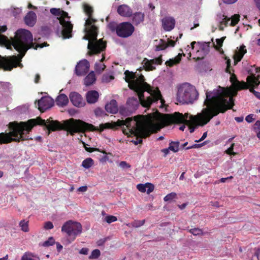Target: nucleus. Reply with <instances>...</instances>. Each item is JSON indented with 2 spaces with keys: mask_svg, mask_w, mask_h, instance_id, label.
Segmentation results:
<instances>
[{
  "mask_svg": "<svg viewBox=\"0 0 260 260\" xmlns=\"http://www.w3.org/2000/svg\"><path fill=\"white\" fill-rule=\"evenodd\" d=\"M119 27V24H117L114 22H110L108 24V28L111 31H115L117 34L118 32V27Z\"/></svg>",
  "mask_w": 260,
  "mask_h": 260,
  "instance_id": "ea45409f",
  "label": "nucleus"
},
{
  "mask_svg": "<svg viewBox=\"0 0 260 260\" xmlns=\"http://www.w3.org/2000/svg\"><path fill=\"white\" fill-rule=\"evenodd\" d=\"M61 11L62 10H61L60 9L51 8L50 9V13L53 15L57 16L58 18L59 16L61 15Z\"/></svg>",
  "mask_w": 260,
  "mask_h": 260,
  "instance_id": "a18cd8bd",
  "label": "nucleus"
},
{
  "mask_svg": "<svg viewBox=\"0 0 260 260\" xmlns=\"http://www.w3.org/2000/svg\"><path fill=\"white\" fill-rule=\"evenodd\" d=\"M102 57L100 60V62H96L94 65V70L96 73H101L106 68V66L102 62L105 59V54L102 53Z\"/></svg>",
  "mask_w": 260,
  "mask_h": 260,
  "instance_id": "bb28decb",
  "label": "nucleus"
},
{
  "mask_svg": "<svg viewBox=\"0 0 260 260\" xmlns=\"http://www.w3.org/2000/svg\"><path fill=\"white\" fill-rule=\"evenodd\" d=\"M83 9L85 13L88 16V18L86 20L85 29L87 34L90 38L89 41L87 48L89 49L88 54L91 56L98 54L104 51L107 47L106 41L103 39H97L98 28L95 25L92 24L96 20L92 18L93 13L92 8L88 4H84Z\"/></svg>",
  "mask_w": 260,
  "mask_h": 260,
  "instance_id": "39448f33",
  "label": "nucleus"
},
{
  "mask_svg": "<svg viewBox=\"0 0 260 260\" xmlns=\"http://www.w3.org/2000/svg\"><path fill=\"white\" fill-rule=\"evenodd\" d=\"M223 16L224 17L222 19V20L221 21L220 24L224 25L225 26H227L229 22L230 21V18L226 16Z\"/></svg>",
  "mask_w": 260,
  "mask_h": 260,
  "instance_id": "4d7b16f0",
  "label": "nucleus"
},
{
  "mask_svg": "<svg viewBox=\"0 0 260 260\" xmlns=\"http://www.w3.org/2000/svg\"><path fill=\"white\" fill-rule=\"evenodd\" d=\"M259 79V75H258L256 77H255L253 74L248 76L246 79L247 82H246L247 84L248 87L245 89H249V91L254 95V93H255L256 91H255L254 88H257L260 84Z\"/></svg>",
  "mask_w": 260,
  "mask_h": 260,
  "instance_id": "ddd939ff",
  "label": "nucleus"
},
{
  "mask_svg": "<svg viewBox=\"0 0 260 260\" xmlns=\"http://www.w3.org/2000/svg\"><path fill=\"white\" fill-rule=\"evenodd\" d=\"M104 220L108 223H111L117 220L116 216L109 215L105 217Z\"/></svg>",
  "mask_w": 260,
  "mask_h": 260,
  "instance_id": "79ce46f5",
  "label": "nucleus"
},
{
  "mask_svg": "<svg viewBox=\"0 0 260 260\" xmlns=\"http://www.w3.org/2000/svg\"><path fill=\"white\" fill-rule=\"evenodd\" d=\"M89 63L86 59L80 61L76 66L75 73L78 76L85 75L89 71Z\"/></svg>",
  "mask_w": 260,
  "mask_h": 260,
  "instance_id": "2eb2a0df",
  "label": "nucleus"
},
{
  "mask_svg": "<svg viewBox=\"0 0 260 260\" xmlns=\"http://www.w3.org/2000/svg\"><path fill=\"white\" fill-rule=\"evenodd\" d=\"M189 232L194 236H199L203 235V232L202 229L199 228L191 229L189 230Z\"/></svg>",
  "mask_w": 260,
  "mask_h": 260,
  "instance_id": "58836bf2",
  "label": "nucleus"
},
{
  "mask_svg": "<svg viewBox=\"0 0 260 260\" xmlns=\"http://www.w3.org/2000/svg\"><path fill=\"white\" fill-rule=\"evenodd\" d=\"M254 128L255 129H260V121L259 120H257L254 125Z\"/></svg>",
  "mask_w": 260,
  "mask_h": 260,
  "instance_id": "338daca9",
  "label": "nucleus"
},
{
  "mask_svg": "<svg viewBox=\"0 0 260 260\" xmlns=\"http://www.w3.org/2000/svg\"><path fill=\"white\" fill-rule=\"evenodd\" d=\"M87 190V187L86 186H83L81 187H80L78 189V191L80 192H85Z\"/></svg>",
  "mask_w": 260,
  "mask_h": 260,
  "instance_id": "69168bd1",
  "label": "nucleus"
},
{
  "mask_svg": "<svg viewBox=\"0 0 260 260\" xmlns=\"http://www.w3.org/2000/svg\"><path fill=\"white\" fill-rule=\"evenodd\" d=\"M202 144H195L191 146H188L187 147H186L185 148V149L186 150H188V149H191V148H198L201 146H202Z\"/></svg>",
  "mask_w": 260,
  "mask_h": 260,
  "instance_id": "e2e57ef3",
  "label": "nucleus"
},
{
  "mask_svg": "<svg viewBox=\"0 0 260 260\" xmlns=\"http://www.w3.org/2000/svg\"><path fill=\"white\" fill-rule=\"evenodd\" d=\"M100 254L101 252L100 250L97 249H94L92 251L91 254L89 256V258L90 259L97 258L100 256Z\"/></svg>",
  "mask_w": 260,
  "mask_h": 260,
  "instance_id": "37998d69",
  "label": "nucleus"
},
{
  "mask_svg": "<svg viewBox=\"0 0 260 260\" xmlns=\"http://www.w3.org/2000/svg\"><path fill=\"white\" fill-rule=\"evenodd\" d=\"M16 68V55L3 57L0 55V68L5 71H11Z\"/></svg>",
  "mask_w": 260,
  "mask_h": 260,
  "instance_id": "9b49d317",
  "label": "nucleus"
},
{
  "mask_svg": "<svg viewBox=\"0 0 260 260\" xmlns=\"http://www.w3.org/2000/svg\"><path fill=\"white\" fill-rule=\"evenodd\" d=\"M185 54L183 53H179L177 56H176L175 58L170 59L169 60H167L165 64L170 67H172L174 65L178 64L181 60L182 56H185Z\"/></svg>",
  "mask_w": 260,
  "mask_h": 260,
  "instance_id": "393cba45",
  "label": "nucleus"
},
{
  "mask_svg": "<svg viewBox=\"0 0 260 260\" xmlns=\"http://www.w3.org/2000/svg\"><path fill=\"white\" fill-rule=\"evenodd\" d=\"M179 142L178 141H171L169 144V149L174 152H177L179 150Z\"/></svg>",
  "mask_w": 260,
  "mask_h": 260,
  "instance_id": "2f4dec72",
  "label": "nucleus"
},
{
  "mask_svg": "<svg viewBox=\"0 0 260 260\" xmlns=\"http://www.w3.org/2000/svg\"><path fill=\"white\" fill-rule=\"evenodd\" d=\"M135 31V27L133 25L129 22H123L119 23L118 27L117 36L126 38L132 35Z\"/></svg>",
  "mask_w": 260,
  "mask_h": 260,
  "instance_id": "9d476101",
  "label": "nucleus"
},
{
  "mask_svg": "<svg viewBox=\"0 0 260 260\" xmlns=\"http://www.w3.org/2000/svg\"><path fill=\"white\" fill-rule=\"evenodd\" d=\"M24 20L26 25L33 26L36 21V13L33 11H29L25 16Z\"/></svg>",
  "mask_w": 260,
  "mask_h": 260,
  "instance_id": "412c9836",
  "label": "nucleus"
},
{
  "mask_svg": "<svg viewBox=\"0 0 260 260\" xmlns=\"http://www.w3.org/2000/svg\"><path fill=\"white\" fill-rule=\"evenodd\" d=\"M69 98L73 105L76 107H82L85 104L82 96L76 92H71Z\"/></svg>",
  "mask_w": 260,
  "mask_h": 260,
  "instance_id": "dca6fc26",
  "label": "nucleus"
},
{
  "mask_svg": "<svg viewBox=\"0 0 260 260\" xmlns=\"http://www.w3.org/2000/svg\"><path fill=\"white\" fill-rule=\"evenodd\" d=\"M178 40V38L176 39V41H173L172 40H168V42H166L167 47L175 46V45L176 44V42Z\"/></svg>",
  "mask_w": 260,
  "mask_h": 260,
  "instance_id": "5fc2aeb1",
  "label": "nucleus"
},
{
  "mask_svg": "<svg viewBox=\"0 0 260 260\" xmlns=\"http://www.w3.org/2000/svg\"><path fill=\"white\" fill-rule=\"evenodd\" d=\"M94 165L93 160L90 157L85 159L82 162V166L85 169H89Z\"/></svg>",
  "mask_w": 260,
  "mask_h": 260,
  "instance_id": "7c9ffc66",
  "label": "nucleus"
},
{
  "mask_svg": "<svg viewBox=\"0 0 260 260\" xmlns=\"http://www.w3.org/2000/svg\"><path fill=\"white\" fill-rule=\"evenodd\" d=\"M119 166L122 168H129L131 166L127 164L126 161H122L119 164Z\"/></svg>",
  "mask_w": 260,
  "mask_h": 260,
  "instance_id": "13d9d810",
  "label": "nucleus"
},
{
  "mask_svg": "<svg viewBox=\"0 0 260 260\" xmlns=\"http://www.w3.org/2000/svg\"><path fill=\"white\" fill-rule=\"evenodd\" d=\"M19 226L22 231L24 232H28L29 231L28 221H25V220L20 221Z\"/></svg>",
  "mask_w": 260,
  "mask_h": 260,
  "instance_id": "473e14b6",
  "label": "nucleus"
},
{
  "mask_svg": "<svg viewBox=\"0 0 260 260\" xmlns=\"http://www.w3.org/2000/svg\"><path fill=\"white\" fill-rule=\"evenodd\" d=\"M240 15L239 14H235L230 18V24L232 26H235L240 20Z\"/></svg>",
  "mask_w": 260,
  "mask_h": 260,
  "instance_id": "f704fd0d",
  "label": "nucleus"
},
{
  "mask_svg": "<svg viewBox=\"0 0 260 260\" xmlns=\"http://www.w3.org/2000/svg\"><path fill=\"white\" fill-rule=\"evenodd\" d=\"M160 43L155 46V50L156 51L164 50L167 48L166 46V42L164 40L160 39Z\"/></svg>",
  "mask_w": 260,
  "mask_h": 260,
  "instance_id": "c9c22d12",
  "label": "nucleus"
},
{
  "mask_svg": "<svg viewBox=\"0 0 260 260\" xmlns=\"http://www.w3.org/2000/svg\"><path fill=\"white\" fill-rule=\"evenodd\" d=\"M259 79V75H258L256 77H255L253 74L248 76L246 79L247 82H246L247 84L248 87L245 89H249V91L254 95V93H255L256 91H255L254 88H257L260 84Z\"/></svg>",
  "mask_w": 260,
  "mask_h": 260,
  "instance_id": "f8f14e48",
  "label": "nucleus"
},
{
  "mask_svg": "<svg viewBox=\"0 0 260 260\" xmlns=\"http://www.w3.org/2000/svg\"><path fill=\"white\" fill-rule=\"evenodd\" d=\"M46 121L40 117L31 119L26 122H11L8 124L10 132L0 133V144H6L12 142H20L28 140H32L28 136L33 127L37 125H45L49 131H55L64 130L73 136V118L63 121L61 123L58 121L51 120Z\"/></svg>",
  "mask_w": 260,
  "mask_h": 260,
  "instance_id": "f03ea898",
  "label": "nucleus"
},
{
  "mask_svg": "<svg viewBox=\"0 0 260 260\" xmlns=\"http://www.w3.org/2000/svg\"><path fill=\"white\" fill-rule=\"evenodd\" d=\"M21 260H40L39 256L31 252H25L21 257Z\"/></svg>",
  "mask_w": 260,
  "mask_h": 260,
  "instance_id": "c756f323",
  "label": "nucleus"
},
{
  "mask_svg": "<svg viewBox=\"0 0 260 260\" xmlns=\"http://www.w3.org/2000/svg\"><path fill=\"white\" fill-rule=\"evenodd\" d=\"M137 189L142 192H146L147 183L145 184H139L137 186Z\"/></svg>",
  "mask_w": 260,
  "mask_h": 260,
  "instance_id": "de8ad7c7",
  "label": "nucleus"
},
{
  "mask_svg": "<svg viewBox=\"0 0 260 260\" xmlns=\"http://www.w3.org/2000/svg\"><path fill=\"white\" fill-rule=\"evenodd\" d=\"M89 249L87 248H82L79 251L82 254L87 255L88 253Z\"/></svg>",
  "mask_w": 260,
  "mask_h": 260,
  "instance_id": "680f3d73",
  "label": "nucleus"
},
{
  "mask_svg": "<svg viewBox=\"0 0 260 260\" xmlns=\"http://www.w3.org/2000/svg\"><path fill=\"white\" fill-rule=\"evenodd\" d=\"M226 59V68L225 69V72L229 74H231V59L227 58V57L225 58Z\"/></svg>",
  "mask_w": 260,
  "mask_h": 260,
  "instance_id": "09e8293b",
  "label": "nucleus"
},
{
  "mask_svg": "<svg viewBox=\"0 0 260 260\" xmlns=\"http://www.w3.org/2000/svg\"><path fill=\"white\" fill-rule=\"evenodd\" d=\"M198 96L199 93L196 87L188 83H184L179 87L176 99L180 104H192Z\"/></svg>",
  "mask_w": 260,
  "mask_h": 260,
  "instance_id": "0eeeda50",
  "label": "nucleus"
},
{
  "mask_svg": "<svg viewBox=\"0 0 260 260\" xmlns=\"http://www.w3.org/2000/svg\"><path fill=\"white\" fill-rule=\"evenodd\" d=\"M169 150H170V149H169V147L168 148H165L161 150V152L164 153L165 157H166L169 154Z\"/></svg>",
  "mask_w": 260,
  "mask_h": 260,
  "instance_id": "774afa93",
  "label": "nucleus"
},
{
  "mask_svg": "<svg viewBox=\"0 0 260 260\" xmlns=\"http://www.w3.org/2000/svg\"><path fill=\"white\" fill-rule=\"evenodd\" d=\"M162 56L160 55L158 57L151 59V61L152 62L153 64H161L162 62Z\"/></svg>",
  "mask_w": 260,
  "mask_h": 260,
  "instance_id": "8fccbe9b",
  "label": "nucleus"
},
{
  "mask_svg": "<svg viewBox=\"0 0 260 260\" xmlns=\"http://www.w3.org/2000/svg\"><path fill=\"white\" fill-rule=\"evenodd\" d=\"M177 198V194L175 192H171L170 193L168 194L167 196H166L164 198V200L165 202H169V201H172L174 199H176Z\"/></svg>",
  "mask_w": 260,
  "mask_h": 260,
  "instance_id": "4c0bfd02",
  "label": "nucleus"
},
{
  "mask_svg": "<svg viewBox=\"0 0 260 260\" xmlns=\"http://www.w3.org/2000/svg\"><path fill=\"white\" fill-rule=\"evenodd\" d=\"M162 26L164 30L167 31L172 30L174 27L176 23L175 19L172 17H165L161 20Z\"/></svg>",
  "mask_w": 260,
  "mask_h": 260,
  "instance_id": "f3484780",
  "label": "nucleus"
},
{
  "mask_svg": "<svg viewBox=\"0 0 260 260\" xmlns=\"http://www.w3.org/2000/svg\"><path fill=\"white\" fill-rule=\"evenodd\" d=\"M105 110L110 113H116L118 110L116 101L112 100L109 103L107 104L105 106Z\"/></svg>",
  "mask_w": 260,
  "mask_h": 260,
  "instance_id": "4be33fe9",
  "label": "nucleus"
},
{
  "mask_svg": "<svg viewBox=\"0 0 260 260\" xmlns=\"http://www.w3.org/2000/svg\"><path fill=\"white\" fill-rule=\"evenodd\" d=\"M82 227L81 223L69 220L65 222L62 228L61 231L66 233L69 237L68 241L69 243L74 241L76 237L82 233Z\"/></svg>",
  "mask_w": 260,
  "mask_h": 260,
  "instance_id": "6e6552de",
  "label": "nucleus"
},
{
  "mask_svg": "<svg viewBox=\"0 0 260 260\" xmlns=\"http://www.w3.org/2000/svg\"><path fill=\"white\" fill-rule=\"evenodd\" d=\"M154 186L152 184L150 183H147L146 192L147 194H149L152 192L154 190Z\"/></svg>",
  "mask_w": 260,
  "mask_h": 260,
  "instance_id": "3c124183",
  "label": "nucleus"
},
{
  "mask_svg": "<svg viewBox=\"0 0 260 260\" xmlns=\"http://www.w3.org/2000/svg\"><path fill=\"white\" fill-rule=\"evenodd\" d=\"M124 79L128 83L129 88L136 92L138 96V98L131 97L128 99L126 104L130 108L136 110L140 103L144 107H149L159 100L161 103L164 102L161 99L162 96L158 88L152 89L151 86L145 81L143 75L128 70L124 72Z\"/></svg>",
  "mask_w": 260,
  "mask_h": 260,
  "instance_id": "7ed1b4c3",
  "label": "nucleus"
},
{
  "mask_svg": "<svg viewBox=\"0 0 260 260\" xmlns=\"http://www.w3.org/2000/svg\"><path fill=\"white\" fill-rule=\"evenodd\" d=\"M86 100L89 104H93L97 102L99 94L95 90H90L86 93Z\"/></svg>",
  "mask_w": 260,
  "mask_h": 260,
  "instance_id": "aec40b11",
  "label": "nucleus"
},
{
  "mask_svg": "<svg viewBox=\"0 0 260 260\" xmlns=\"http://www.w3.org/2000/svg\"><path fill=\"white\" fill-rule=\"evenodd\" d=\"M142 63L143 65V68H144L146 71H153L155 69V67L153 66L154 64L151 61V59L148 60L146 58H145Z\"/></svg>",
  "mask_w": 260,
  "mask_h": 260,
  "instance_id": "c85d7f7f",
  "label": "nucleus"
},
{
  "mask_svg": "<svg viewBox=\"0 0 260 260\" xmlns=\"http://www.w3.org/2000/svg\"><path fill=\"white\" fill-rule=\"evenodd\" d=\"M253 116V114H249V115H247L245 118L246 121L248 123H250V122H252L253 120H254Z\"/></svg>",
  "mask_w": 260,
  "mask_h": 260,
  "instance_id": "bf43d9fd",
  "label": "nucleus"
},
{
  "mask_svg": "<svg viewBox=\"0 0 260 260\" xmlns=\"http://www.w3.org/2000/svg\"><path fill=\"white\" fill-rule=\"evenodd\" d=\"M230 81L232 86L235 87H238L239 90L245 89L248 87L247 83L244 81H239L237 80L236 76L234 74H231Z\"/></svg>",
  "mask_w": 260,
  "mask_h": 260,
  "instance_id": "a211bd4d",
  "label": "nucleus"
},
{
  "mask_svg": "<svg viewBox=\"0 0 260 260\" xmlns=\"http://www.w3.org/2000/svg\"><path fill=\"white\" fill-rule=\"evenodd\" d=\"M225 37H223L220 39H217L216 40V42L217 45L215 46V44H213V46H214L216 50L220 51L221 47L222 46L223 42V41L225 39Z\"/></svg>",
  "mask_w": 260,
  "mask_h": 260,
  "instance_id": "e433bc0d",
  "label": "nucleus"
},
{
  "mask_svg": "<svg viewBox=\"0 0 260 260\" xmlns=\"http://www.w3.org/2000/svg\"><path fill=\"white\" fill-rule=\"evenodd\" d=\"M56 104L59 107H64L69 103V99L64 94H60L56 99Z\"/></svg>",
  "mask_w": 260,
  "mask_h": 260,
  "instance_id": "b1692460",
  "label": "nucleus"
},
{
  "mask_svg": "<svg viewBox=\"0 0 260 260\" xmlns=\"http://www.w3.org/2000/svg\"><path fill=\"white\" fill-rule=\"evenodd\" d=\"M233 178V177L232 176H231L230 177H226V178H222L220 180V182L221 183H224L225 182L228 180L232 179Z\"/></svg>",
  "mask_w": 260,
  "mask_h": 260,
  "instance_id": "0e129e2a",
  "label": "nucleus"
},
{
  "mask_svg": "<svg viewBox=\"0 0 260 260\" xmlns=\"http://www.w3.org/2000/svg\"><path fill=\"white\" fill-rule=\"evenodd\" d=\"M234 145H235L234 143L232 144L230 147L229 148L225 151L226 153H227L228 154H229V155H235L236 153L233 151Z\"/></svg>",
  "mask_w": 260,
  "mask_h": 260,
  "instance_id": "603ef678",
  "label": "nucleus"
},
{
  "mask_svg": "<svg viewBox=\"0 0 260 260\" xmlns=\"http://www.w3.org/2000/svg\"><path fill=\"white\" fill-rule=\"evenodd\" d=\"M96 80L94 72H90L84 79V84L86 86H90L93 84Z\"/></svg>",
  "mask_w": 260,
  "mask_h": 260,
  "instance_id": "cd10ccee",
  "label": "nucleus"
},
{
  "mask_svg": "<svg viewBox=\"0 0 260 260\" xmlns=\"http://www.w3.org/2000/svg\"><path fill=\"white\" fill-rule=\"evenodd\" d=\"M144 14L141 12H136L132 16L133 23L137 25L144 21Z\"/></svg>",
  "mask_w": 260,
  "mask_h": 260,
  "instance_id": "a878e982",
  "label": "nucleus"
},
{
  "mask_svg": "<svg viewBox=\"0 0 260 260\" xmlns=\"http://www.w3.org/2000/svg\"><path fill=\"white\" fill-rule=\"evenodd\" d=\"M55 243V240L52 237L48 238V239L45 241L43 245L45 247H48L51 245H53Z\"/></svg>",
  "mask_w": 260,
  "mask_h": 260,
  "instance_id": "c03bdc74",
  "label": "nucleus"
},
{
  "mask_svg": "<svg viewBox=\"0 0 260 260\" xmlns=\"http://www.w3.org/2000/svg\"><path fill=\"white\" fill-rule=\"evenodd\" d=\"M119 112L122 115H127V112L126 108L124 107H121L119 109Z\"/></svg>",
  "mask_w": 260,
  "mask_h": 260,
  "instance_id": "052dcab7",
  "label": "nucleus"
},
{
  "mask_svg": "<svg viewBox=\"0 0 260 260\" xmlns=\"http://www.w3.org/2000/svg\"><path fill=\"white\" fill-rule=\"evenodd\" d=\"M85 149L89 152H92L94 151H99L102 152L104 154H107L105 151H101L99 148H92V147H87L84 145Z\"/></svg>",
  "mask_w": 260,
  "mask_h": 260,
  "instance_id": "49530a36",
  "label": "nucleus"
},
{
  "mask_svg": "<svg viewBox=\"0 0 260 260\" xmlns=\"http://www.w3.org/2000/svg\"><path fill=\"white\" fill-rule=\"evenodd\" d=\"M53 105V101L49 97H42L38 101V109L41 112H45L47 109L50 108Z\"/></svg>",
  "mask_w": 260,
  "mask_h": 260,
  "instance_id": "4468645a",
  "label": "nucleus"
},
{
  "mask_svg": "<svg viewBox=\"0 0 260 260\" xmlns=\"http://www.w3.org/2000/svg\"><path fill=\"white\" fill-rule=\"evenodd\" d=\"M239 90L238 87L224 88L219 87L218 89L207 91L204 105L206 108L200 113L195 116L191 115L187 120V114L183 115L179 112L167 115V120L171 123H185L189 127L190 133H193L199 126H203L207 124L213 117L220 113H223L228 109H232L234 106V97Z\"/></svg>",
  "mask_w": 260,
  "mask_h": 260,
  "instance_id": "f257e3e1",
  "label": "nucleus"
},
{
  "mask_svg": "<svg viewBox=\"0 0 260 260\" xmlns=\"http://www.w3.org/2000/svg\"><path fill=\"white\" fill-rule=\"evenodd\" d=\"M7 28L6 25L0 26V34L5 32L7 30ZM7 41V38L0 34V44L5 43Z\"/></svg>",
  "mask_w": 260,
  "mask_h": 260,
  "instance_id": "72a5a7b5",
  "label": "nucleus"
},
{
  "mask_svg": "<svg viewBox=\"0 0 260 260\" xmlns=\"http://www.w3.org/2000/svg\"><path fill=\"white\" fill-rule=\"evenodd\" d=\"M117 13L123 17H130L132 16V9L126 5H121L117 8Z\"/></svg>",
  "mask_w": 260,
  "mask_h": 260,
  "instance_id": "6ab92c4d",
  "label": "nucleus"
},
{
  "mask_svg": "<svg viewBox=\"0 0 260 260\" xmlns=\"http://www.w3.org/2000/svg\"><path fill=\"white\" fill-rule=\"evenodd\" d=\"M54 226L53 223L50 221L45 222L44 228L46 230H51L53 228Z\"/></svg>",
  "mask_w": 260,
  "mask_h": 260,
  "instance_id": "864d4df0",
  "label": "nucleus"
},
{
  "mask_svg": "<svg viewBox=\"0 0 260 260\" xmlns=\"http://www.w3.org/2000/svg\"><path fill=\"white\" fill-rule=\"evenodd\" d=\"M67 18H70L68 16V13L62 10L58 19L60 24L62 26L61 34L63 39H69L72 37L73 27V24L70 21L65 20V19Z\"/></svg>",
  "mask_w": 260,
  "mask_h": 260,
  "instance_id": "1a4fd4ad",
  "label": "nucleus"
},
{
  "mask_svg": "<svg viewBox=\"0 0 260 260\" xmlns=\"http://www.w3.org/2000/svg\"><path fill=\"white\" fill-rule=\"evenodd\" d=\"M145 222V220H135L131 223V225L134 228H139L144 225Z\"/></svg>",
  "mask_w": 260,
  "mask_h": 260,
  "instance_id": "a19ab883",
  "label": "nucleus"
},
{
  "mask_svg": "<svg viewBox=\"0 0 260 260\" xmlns=\"http://www.w3.org/2000/svg\"><path fill=\"white\" fill-rule=\"evenodd\" d=\"M123 126L122 132L125 135L139 136L141 138L135 141V145L142 143V137L147 138L151 134L159 131L161 127L158 124L153 123L143 115H138L134 118H127L125 120H118L116 122H107L100 125V131L105 129H116Z\"/></svg>",
  "mask_w": 260,
  "mask_h": 260,
  "instance_id": "20e7f679",
  "label": "nucleus"
},
{
  "mask_svg": "<svg viewBox=\"0 0 260 260\" xmlns=\"http://www.w3.org/2000/svg\"><path fill=\"white\" fill-rule=\"evenodd\" d=\"M113 79L114 77L113 76L104 75L102 78V80L104 82H108Z\"/></svg>",
  "mask_w": 260,
  "mask_h": 260,
  "instance_id": "6e6d98bb",
  "label": "nucleus"
},
{
  "mask_svg": "<svg viewBox=\"0 0 260 260\" xmlns=\"http://www.w3.org/2000/svg\"><path fill=\"white\" fill-rule=\"evenodd\" d=\"M246 52L247 50L245 49V46L243 45L240 46L239 50L236 51L234 55L235 64H236L238 62L241 61L244 55L246 53Z\"/></svg>",
  "mask_w": 260,
  "mask_h": 260,
  "instance_id": "5701e85b",
  "label": "nucleus"
},
{
  "mask_svg": "<svg viewBox=\"0 0 260 260\" xmlns=\"http://www.w3.org/2000/svg\"><path fill=\"white\" fill-rule=\"evenodd\" d=\"M15 34L12 44L23 57L27 50L34 48L32 35L29 30L25 29H19Z\"/></svg>",
  "mask_w": 260,
  "mask_h": 260,
  "instance_id": "423d86ee",
  "label": "nucleus"
}]
</instances>
